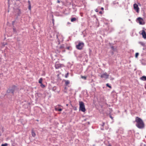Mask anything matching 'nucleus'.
Returning <instances> with one entry per match:
<instances>
[{"label":"nucleus","mask_w":146,"mask_h":146,"mask_svg":"<svg viewBox=\"0 0 146 146\" xmlns=\"http://www.w3.org/2000/svg\"><path fill=\"white\" fill-rule=\"evenodd\" d=\"M135 122L136 126L139 129H143L145 127V124L143 120L138 117L135 118Z\"/></svg>","instance_id":"obj_1"},{"label":"nucleus","mask_w":146,"mask_h":146,"mask_svg":"<svg viewBox=\"0 0 146 146\" xmlns=\"http://www.w3.org/2000/svg\"><path fill=\"white\" fill-rule=\"evenodd\" d=\"M79 110H81L82 111L85 112L86 110L85 108V106L84 103L82 101L79 102Z\"/></svg>","instance_id":"obj_2"},{"label":"nucleus","mask_w":146,"mask_h":146,"mask_svg":"<svg viewBox=\"0 0 146 146\" xmlns=\"http://www.w3.org/2000/svg\"><path fill=\"white\" fill-rule=\"evenodd\" d=\"M84 46V44L83 42H79L78 44L76 45V48L80 50H82Z\"/></svg>","instance_id":"obj_3"},{"label":"nucleus","mask_w":146,"mask_h":146,"mask_svg":"<svg viewBox=\"0 0 146 146\" xmlns=\"http://www.w3.org/2000/svg\"><path fill=\"white\" fill-rule=\"evenodd\" d=\"M64 66V64H60L59 62H56L55 64V67L56 69H58Z\"/></svg>","instance_id":"obj_4"},{"label":"nucleus","mask_w":146,"mask_h":146,"mask_svg":"<svg viewBox=\"0 0 146 146\" xmlns=\"http://www.w3.org/2000/svg\"><path fill=\"white\" fill-rule=\"evenodd\" d=\"M137 20L139 24L143 25L145 24V22L142 18L140 17H138L137 19Z\"/></svg>","instance_id":"obj_5"},{"label":"nucleus","mask_w":146,"mask_h":146,"mask_svg":"<svg viewBox=\"0 0 146 146\" xmlns=\"http://www.w3.org/2000/svg\"><path fill=\"white\" fill-rule=\"evenodd\" d=\"M133 7L134 9L136 11L137 13H139V8L137 4L135 3L133 5Z\"/></svg>","instance_id":"obj_6"},{"label":"nucleus","mask_w":146,"mask_h":146,"mask_svg":"<svg viewBox=\"0 0 146 146\" xmlns=\"http://www.w3.org/2000/svg\"><path fill=\"white\" fill-rule=\"evenodd\" d=\"M15 86H13L12 87V89H9L7 91V92L9 93H12V94H13L15 88Z\"/></svg>","instance_id":"obj_7"},{"label":"nucleus","mask_w":146,"mask_h":146,"mask_svg":"<svg viewBox=\"0 0 146 146\" xmlns=\"http://www.w3.org/2000/svg\"><path fill=\"white\" fill-rule=\"evenodd\" d=\"M60 106H61L59 105L56 106L55 107V110L56 111H61L62 109L60 107Z\"/></svg>","instance_id":"obj_8"},{"label":"nucleus","mask_w":146,"mask_h":146,"mask_svg":"<svg viewBox=\"0 0 146 146\" xmlns=\"http://www.w3.org/2000/svg\"><path fill=\"white\" fill-rule=\"evenodd\" d=\"M109 75H108L107 73H105L101 75V77L102 78H104L106 79L108 78Z\"/></svg>","instance_id":"obj_9"},{"label":"nucleus","mask_w":146,"mask_h":146,"mask_svg":"<svg viewBox=\"0 0 146 146\" xmlns=\"http://www.w3.org/2000/svg\"><path fill=\"white\" fill-rule=\"evenodd\" d=\"M141 34L144 38L146 39V33L144 30H143L141 31Z\"/></svg>","instance_id":"obj_10"},{"label":"nucleus","mask_w":146,"mask_h":146,"mask_svg":"<svg viewBox=\"0 0 146 146\" xmlns=\"http://www.w3.org/2000/svg\"><path fill=\"white\" fill-rule=\"evenodd\" d=\"M140 79L143 81H146V76H143L140 78Z\"/></svg>","instance_id":"obj_11"},{"label":"nucleus","mask_w":146,"mask_h":146,"mask_svg":"<svg viewBox=\"0 0 146 146\" xmlns=\"http://www.w3.org/2000/svg\"><path fill=\"white\" fill-rule=\"evenodd\" d=\"M31 134L33 137H35L36 136V134L33 130L32 131Z\"/></svg>","instance_id":"obj_12"},{"label":"nucleus","mask_w":146,"mask_h":146,"mask_svg":"<svg viewBox=\"0 0 146 146\" xmlns=\"http://www.w3.org/2000/svg\"><path fill=\"white\" fill-rule=\"evenodd\" d=\"M77 20V19L75 17L71 19V21L72 22H73L74 21H76Z\"/></svg>","instance_id":"obj_13"},{"label":"nucleus","mask_w":146,"mask_h":146,"mask_svg":"<svg viewBox=\"0 0 146 146\" xmlns=\"http://www.w3.org/2000/svg\"><path fill=\"white\" fill-rule=\"evenodd\" d=\"M70 83L69 81L67 80H65V84L66 85H67L68 84H69Z\"/></svg>","instance_id":"obj_14"},{"label":"nucleus","mask_w":146,"mask_h":146,"mask_svg":"<svg viewBox=\"0 0 146 146\" xmlns=\"http://www.w3.org/2000/svg\"><path fill=\"white\" fill-rule=\"evenodd\" d=\"M42 78H40L38 81V83L40 84L42 83Z\"/></svg>","instance_id":"obj_15"},{"label":"nucleus","mask_w":146,"mask_h":146,"mask_svg":"<svg viewBox=\"0 0 146 146\" xmlns=\"http://www.w3.org/2000/svg\"><path fill=\"white\" fill-rule=\"evenodd\" d=\"M106 86L107 87H109V88H111V86L108 83H107L106 84Z\"/></svg>","instance_id":"obj_16"},{"label":"nucleus","mask_w":146,"mask_h":146,"mask_svg":"<svg viewBox=\"0 0 146 146\" xmlns=\"http://www.w3.org/2000/svg\"><path fill=\"white\" fill-rule=\"evenodd\" d=\"M40 86L42 88H44L45 87V86L42 83L40 84Z\"/></svg>","instance_id":"obj_17"},{"label":"nucleus","mask_w":146,"mask_h":146,"mask_svg":"<svg viewBox=\"0 0 146 146\" xmlns=\"http://www.w3.org/2000/svg\"><path fill=\"white\" fill-rule=\"evenodd\" d=\"M139 43L141 45L144 46L145 45V44L143 42H140Z\"/></svg>","instance_id":"obj_18"},{"label":"nucleus","mask_w":146,"mask_h":146,"mask_svg":"<svg viewBox=\"0 0 146 146\" xmlns=\"http://www.w3.org/2000/svg\"><path fill=\"white\" fill-rule=\"evenodd\" d=\"M81 77L83 79L85 80H86V77L85 76H82Z\"/></svg>","instance_id":"obj_19"},{"label":"nucleus","mask_w":146,"mask_h":146,"mask_svg":"<svg viewBox=\"0 0 146 146\" xmlns=\"http://www.w3.org/2000/svg\"><path fill=\"white\" fill-rule=\"evenodd\" d=\"M8 144L7 143H5L4 144H2L1 146H7L8 145Z\"/></svg>","instance_id":"obj_20"},{"label":"nucleus","mask_w":146,"mask_h":146,"mask_svg":"<svg viewBox=\"0 0 146 146\" xmlns=\"http://www.w3.org/2000/svg\"><path fill=\"white\" fill-rule=\"evenodd\" d=\"M68 74H69V73L68 72L67 74H66L65 76V77L66 78H67L68 76Z\"/></svg>","instance_id":"obj_21"},{"label":"nucleus","mask_w":146,"mask_h":146,"mask_svg":"<svg viewBox=\"0 0 146 146\" xmlns=\"http://www.w3.org/2000/svg\"><path fill=\"white\" fill-rule=\"evenodd\" d=\"M139 55V53H136L135 54V57L136 58H137Z\"/></svg>","instance_id":"obj_22"},{"label":"nucleus","mask_w":146,"mask_h":146,"mask_svg":"<svg viewBox=\"0 0 146 146\" xmlns=\"http://www.w3.org/2000/svg\"><path fill=\"white\" fill-rule=\"evenodd\" d=\"M29 9L30 10H31V5H29Z\"/></svg>","instance_id":"obj_23"},{"label":"nucleus","mask_w":146,"mask_h":146,"mask_svg":"<svg viewBox=\"0 0 146 146\" xmlns=\"http://www.w3.org/2000/svg\"><path fill=\"white\" fill-rule=\"evenodd\" d=\"M28 3H29V5H31V3H30V1H28Z\"/></svg>","instance_id":"obj_24"},{"label":"nucleus","mask_w":146,"mask_h":146,"mask_svg":"<svg viewBox=\"0 0 146 146\" xmlns=\"http://www.w3.org/2000/svg\"><path fill=\"white\" fill-rule=\"evenodd\" d=\"M95 11L96 12H98V9H96L95 10Z\"/></svg>","instance_id":"obj_25"},{"label":"nucleus","mask_w":146,"mask_h":146,"mask_svg":"<svg viewBox=\"0 0 146 146\" xmlns=\"http://www.w3.org/2000/svg\"><path fill=\"white\" fill-rule=\"evenodd\" d=\"M101 9L102 10V11L104 10V8H103V7H101Z\"/></svg>","instance_id":"obj_26"},{"label":"nucleus","mask_w":146,"mask_h":146,"mask_svg":"<svg viewBox=\"0 0 146 146\" xmlns=\"http://www.w3.org/2000/svg\"><path fill=\"white\" fill-rule=\"evenodd\" d=\"M99 13L101 14H102V11H100L99 12Z\"/></svg>","instance_id":"obj_27"},{"label":"nucleus","mask_w":146,"mask_h":146,"mask_svg":"<svg viewBox=\"0 0 146 146\" xmlns=\"http://www.w3.org/2000/svg\"><path fill=\"white\" fill-rule=\"evenodd\" d=\"M104 124H104V123H103V124H102V126H104Z\"/></svg>","instance_id":"obj_28"},{"label":"nucleus","mask_w":146,"mask_h":146,"mask_svg":"<svg viewBox=\"0 0 146 146\" xmlns=\"http://www.w3.org/2000/svg\"><path fill=\"white\" fill-rule=\"evenodd\" d=\"M57 2L58 3H60V1H59V0H58L57 1Z\"/></svg>","instance_id":"obj_29"},{"label":"nucleus","mask_w":146,"mask_h":146,"mask_svg":"<svg viewBox=\"0 0 146 146\" xmlns=\"http://www.w3.org/2000/svg\"><path fill=\"white\" fill-rule=\"evenodd\" d=\"M68 24H70V23H69V22H68Z\"/></svg>","instance_id":"obj_30"},{"label":"nucleus","mask_w":146,"mask_h":146,"mask_svg":"<svg viewBox=\"0 0 146 146\" xmlns=\"http://www.w3.org/2000/svg\"><path fill=\"white\" fill-rule=\"evenodd\" d=\"M13 30H14V31H15V29H13Z\"/></svg>","instance_id":"obj_31"},{"label":"nucleus","mask_w":146,"mask_h":146,"mask_svg":"<svg viewBox=\"0 0 146 146\" xmlns=\"http://www.w3.org/2000/svg\"><path fill=\"white\" fill-rule=\"evenodd\" d=\"M108 146H111V145H109Z\"/></svg>","instance_id":"obj_32"},{"label":"nucleus","mask_w":146,"mask_h":146,"mask_svg":"<svg viewBox=\"0 0 146 146\" xmlns=\"http://www.w3.org/2000/svg\"><path fill=\"white\" fill-rule=\"evenodd\" d=\"M145 88L146 89V87H145Z\"/></svg>","instance_id":"obj_33"},{"label":"nucleus","mask_w":146,"mask_h":146,"mask_svg":"<svg viewBox=\"0 0 146 146\" xmlns=\"http://www.w3.org/2000/svg\"><path fill=\"white\" fill-rule=\"evenodd\" d=\"M145 137H146V136Z\"/></svg>","instance_id":"obj_34"}]
</instances>
